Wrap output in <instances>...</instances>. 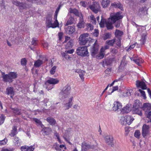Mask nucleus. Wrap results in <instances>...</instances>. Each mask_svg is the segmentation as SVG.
<instances>
[{
	"instance_id": "dca6fc26",
	"label": "nucleus",
	"mask_w": 151,
	"mask_h": 151,
	"mask_svg": "<svg viewBox=\"0 0 151 151\" xmlns=\"http://www.w3.org/2000/svg\"><path fill=\"white\" fill-rule=\"evenodd\" d=\"M132 111L133 114H137L140 116L142 115V114L141 107L132 108Z\"/></svg>"
},
{
	"instance_id": "4c0bfd02",
	"label": "nucleus",
	"mask_w": 151,
	"mask_h": 151,
	"mask_svg": "<svg viewBox=\"0 0 151 151\" xmlns=\"http://www.w3.org/2000/svg\"><path fill=\"white\" fill-rule=\"evenodd\" d=\"M115 42V39H114L110 40H107L106 41V44L109 45L113 46Z\"/></svg>"
},
{
	"instance_id": "39448f33",
	"label": "nucleus",
	"mask_w": 151,
	"mask_h": 151,
	"mask_svg": "<svg viewBox=\"0 0 151 151\" xmlns=\"http://www.w3.org/2000/svg\"><path fill=\"white\" fill-rule=\"evenodd\" d=\"M89 8L95 14H97L100 11L101 6L99 3L97 2H93L91 5L89 6Z\"/></svg>"
},
{
	"instance_id": "680f3d73",
	"label": "nucleus",
	"mask_w": 151,
	"mask_h": 151,
	"mask_svg": "<svg viewBox=\"0 0 151 151\" xmlns=\"http://www.w3.org/2000/svg\"><path fill=\"white\" fill-rule=\"evenodd\" d=\"M140 132L138 130L136 131L134 134V136L137 138H139L140 135Z\"/></svg>"
},
{
	"instance_id": "58836bf2",
	"label": "nucleus",
	"mask_w": 151,
	"mask_h": 151,
	"mask_svg": "<svg viewBox=\"0 0 151 151\" xmlns=\"http://www.w3.org/2000/svg\"><path fill=\"white\" fill-rule=\"evenodd\" d=\"M17 133V129L16 127H14L12 128V130L11 131V133L9 134L10 136L11 137H14L16 134Z\"/></svg>"
},
{
	"instance_id": "864d4df0",
	"label": "nucleus",
	"mask_w": 151,
	"mask_h": 151,
	"mask_svg": "<svg viewBox=\"0 0 151 151\" xmlns=\"http://www.w3.org/2000/svg\"><path fill=\"white\" fill-rule=\"evenodd\" d=\"M33 120L37 124H38L39 125L42 126V122L40 121V120L36 118H34L33 119Z\"/></svg>"
},
{
	"instance_id": "393cba45",
	"label": "nucleus",
	"mask_w": 151,
	"mask_h": 151,
	"mask_svg": "<svg viewBox=\"0 0 151 151\" xmlns=\"http://www.w3.org/2000/svg\"><path fill=\"white\" fill-rule=\"evenodd\" d=\"M60 96L62 98H65L66 96V87H64L59 93Z\"/></svg>"
},
{
	"instance_id": "4468645a",
	"label": "nucleus",
	"mask_w": 151,
	"mask_h": 151,
	"mask_svg": "<svg viewBox=\"0 0 151 151\" xmlns=\"http://www.w3.org/2000/svg\"><path fill=\"white\" fill-rule=\"evenodd\" d=\"M136 84L137 87H140L143 89H147L146 85L143 80L141 81H136Z\"/></svg>"
},
{
	"instance_id": "13d9d810",
	"label": "nucleus",
	"mask_w": 151,
	"mask_h": 151,
	"mask_svg": "<svg viewBox=\"0 0 151 151\" xmlns=\"http://www.w3.org/2000/svg\"><path fill=\"white\" fill-rule=\"evenodd\" d=\"M85 73V71L82 70V72L79 74V76L82 80H84L83 76Z\"/></svg>"
},
{
	"instance_id": "aec40b11",
	"label": "nucleus",
	"mask_w": 151,
	"mask_h": 151,
	"mask_svg": "<svg viewBox=\"0 0 151 151\" xmlns=\"http://www.w3.org/2000/svg\"><path fill=\"white\" fill-rule=\"evenodd\" d=\"M6 93L8 95H10L11 97L12 98V96L14 95V92L13 88L8 87L6 89Z\"/></svg>"
},
{
	"instance_id": "cd10ccee",
	"label": "nucleus",
	"mask_w": 151,
	"mask_h": 151,
	"mask_svg": "<svg viewBox=\"0 0 151 151\" xmlns=\"http://www.w3.org/2000/svg\"><path fill=\"white\" fill-rule=\"evenodd\" d=\"M115 35L116 37L118 38H120L123 35V32L121 31L116 29L115 33Z\"/></svg>"
},
{
	"instance_id": "37998d69",
	"label": "nucleus",
	"mask_w": 151,
	"mask_h": 151,
	"mask_svg": "<svg viewBox=\"0 0 151 151\" xmlns=\"http://www.w3.org/2000/svg\"><path fill=\"white\" fill-rule=\"evenodd\" d=\"M111 34L109 33H105L103 37V39L106 40L107 39L111 38Z\"/></svg>"
},
{
	"instance_id": "a19ab883",
	"label": "nucleus",
	"mask_w": 151,
	"mask_h": 151,
	"mask_svg": "<svg viewBox=\"0 0 151 151\" xmlns=\"http://www.w3.org/2000/svg\"><path fill=\"white\" fill-rule=\"evenodd\" d=\"M105 50V49L103 47L101 48L100 50V51L101 52L99 53V54L98 57L100 58V59H102L104 57V55L103 53V52H104Z\"/></svg>"
},
{
	"instance_id": "9d476101",
	"label": "nucleus",
	"mask_w": 151,
	"mask_h": 151,
	"mask_svg": "<svg viewBox=\"0 0 151 151\" xmlns=\"http://www.w3.org/2000/svg\"><path fill=\"white\" fill-rule=\"evenodd\" d=\"M105 140L107 144L113 147V137L111 135H107L105 137Z\"/></svg>"
},
{
	"instance_id": "3c124183",
	"label": "nucleus",
	"mask_w": 151,
	"mask_h": 151,
	"mask_svg": "<svg viewBox=\"0 0 151 151\" xmlns=\"http://www.w3.org/2000/svg\"><path fill=\"white\" fill-rule=\"evenodd\" d=\"M145 114L147 117L150 119V122H151V111H146Z\"/></svg>"
},
{
	"instance_id": "b1692460",
	"label": "nucleus",
	"mask_w": 151,
	"mask_h": 151,
	"mask_svg": "<svg viewBox=\"0 0 151 151\" xmlns=\"http://www.w3.org/2000/svg\"><path fill=\"white\" fill-rule=\"evenodd\" d=\"M131 110V109L129 105V104H127L122 109L121 111L123 114L127 113L129 112Z\"/></svg>"
},
{
	"instance_id": "69168bd1",
	"label": "nucleus",
	"mask_w": 151,
	"mask_h": 151,
	"mask_svg": "<svg viewBox=\"0 0 151 151\" xmlns=\"http://www.w3.org/2000/svg\"><path fill=\"white\" fill-rule=\"evenodd\" d=\"M53 147L56 150L59 151V145L57 143H55L53 146Z\"/></svg>"
},
{
	"instance_id": "49530a36",
	"label": "nucleus",
	"mask_w": 151,
	"mask_h": 151,
	"mask_svg": "<svg viewBox=\"0 0 151 151\" xmlns=\"http://www.w3.org/2000/svg\"><path fill=\"white\" fill-rule=\"evenodd\" d=\"M7 139L5 138L3 139L0 140V145H5L7 144Z\"/></svg>"
},
{
	"instance_id": "338daca9",
	"label": "nucleus",
	"mask_w": 151,
	"mask_h": 151,
	"mask_svg": "<svg viewBox=\"0 0 151 151\" xmlns=\"http://www.w3.org/2000/svg\"><path fill=\"white\" fill-rule=\"evenodd\" d=\"M138 91L141 93L142 95L144 98V99H145L146 97L145 91L140 89H139Z\"/></svg>"
},
{
	"instance_id": "ea45409f",
	"label": "nucleus",
	"mask_w": 151,
	"mask_h": 151,
	"mask_svg": "<svg viewBox=\"0 0 151 151\" xmlns=\"http://www.w3.org/2000/svg\"><path fill=\"white\" fill-rule=\"evenodd\" d=\"M132 61H133L136 64H137L138 65H140V64L142 63L143 62L141 58L137 59H133L132 58H131Z\"/></svg>"
},
{
	"instance_id": "6e6552de",
	"label": "nucleus",
	"mask_w": 151,
	"mask_h": 151,
	"mask_svg": "<svg viewBox=\"0 0 151 151\" xmlns=\"http://www.w3.org/2000/svg\"><path fill=\"white\" fill-rule=\"evenodd\" d=\"M12 3L17 6H18L20 9H24L29 8L30 7V6L26 4L25 3H22L20 2L17 1H13Z\"/></svg>"
},
{
	"instance_id": "a878e982",
	"label": "nucleus",
	"mask_w": 151,
	"mask_h": 151,
	"mask_svg": "<svg viewBox=\"0 0 151 151\" xmlns=\"http://www.w3.org/2000/svg\"><path fill=\"white\" fill-rule=\"evenodd\" d=\"M141 103L139 101V100L137 99L135 100L132 108H137L141 107Z\"/></svg>"
},
{
	"instance_id": "9b49d317",
	"label": "nucleus",
	"mask_w": 151,
	"mask_h": 151,
	"mask_svg": "<svg viewBox=\"0 0 151 151\" xmlns=\"http://www.w3.org/2000/svg\"><path fill=\"white\" fill-rule=\"evenodd\" d=\"M150 128L148 125L144 124L142 128V135L144 137H145L147 135L149 132V129Z\"/></svg>"
},
{
	"instance_id": "79ce46f5",
	"label": "nucleus",
	"mask_w": 151,
	"mask_h": 151,
	"mask_svg": "<svg viewBox=\"0 0 151 151\" xmlns=\"http://www.w3.org/2000/svg\"><path fill=\"white\" fill-rule=\"evenodd\" d=\"M13 142L16 146H19L20 145L21 142L18 137L15 138Z\"/></svg>"
},
{
	"instance_id": "6e6d98bb",
	"label": "nucleus",
	"mask_w": 151,
	"mask_h": 151,
	"mask_svg": "<svg viewBox=\"0 0 151 151\" xmlns=\"http://www.w3.org/2000/svg\"><path fill=\"white\" fill-rule=\"evenodd\" d=\"M116 45L118 46L119 47H120L121 46V39L118 38V39L115 42Z\"/></svg>"
},
{
	"instance_id": "c9c22d12",
	"label": "nucleus",
	"mask_w": 151,
	"mask_h": 151,
	"mask_svg": "<svg viewBox=\"0 0 151 151\" xmlns=\"http://www.w3.org/2000/svg\"><path fill=\"white\" fill-rule=\"evenodd\" d=\"M42 61L40 60H36L34 64V66L35 67H38L40 66V65L42 64Z\"/></svg>"
},
{
	"instance_id": "423d86ee",
	"label": "nucleus",
	"mask_w": 151,
	"mask_h": 151,
	"mask_svg": "<svg viewBox=\"0 0 151 151\" xmlns=\"http://www.w3.org/2000/svg\"><path fill=\"white\" fill-rule=\"evenodd\" d=\"M89 35L88 33L81 35L79 38V43L81 45H84L89 42Z\"/></svg>"
},
{
	"instance_id": "de8ad7c7",
	"label": "nucleus",
	"mask_w": 151,
	"mask_h": 151,
	"mask_svg": "<svg viewBox=\"0 0 151 151\" xmlns=\"http://www.w3.org/2000/svg\"><path fill=\"white\" fill-rule=\"evenodd\" d=\"M74 21V18L71 17L69 18L67 22V25L68 24H72L73 23Z\"/></svg>"
},
{
	"instance_id": "6ab92c4d",
	"label": "nucleus",
	"mask_w": 151,
	"mask_h": 151,
	"mask_svg": "<svg viewBox=\"0 0 151 151\" xmlns=\"http://www.w3.org/2000/svg\"><path fill=\"white\" fill-rule=\"evenodd\" d=\"M35 148L33 146L29 147L25 145L22 147H21V150L22 151H33Z\"/></svg>"
},
{
	"instance_id": "603ef678",
	"label": "nucleus",
	"mask_w": 151,
	"mask_h": 151,
	"mask_svg": "<svg viewBox=\"0 0 151 151\" xmlns=\"http://www.w3.org/2000/svg\"><path fill=\"white\" fill-rule=\"evenodd\" d=\"M12 111L14 113L17 115H20V112L19 110L17 108H13L12 109Z\"/></svg>"
},
{
	"instance_id": "5fc2aeb1",
	"label": "nucleus",
	"mask_w": 151,
	"mask_h": 151,
	"mask_svg": "<svg viewBox=\"0 0 151 151\" xmlns=\"http://www.w3.org/2000/svg\"><path fill=\"white\" fill-rule=\"evenodd\" d=\"M111 52L114 54H116L118 52V50L117 48H112L110 49Z\"/></svg>"
},
{
	"instance_id": "a18cd8bd",
	"label": "nucleus",
	"mask_w": 151,
	"mask_h": 151,
	"mask_svg": "<svg viewBox=\"0 0 151 151\" xmlns=\"http://www.w3.org/2000/svg\"><path fill=\"white\" fill-rule=\"evenodd\" d=\"M69 12L70 13H73L75 14L76 15L78 14V11L75 9H72L71 8H70L69 9Z\"/></svg>"
},
{
	"instance_id": "c03bdc74",
	"label": "nucleus",
	"mask_w": 151,
	"mask_h": 151,
	"mask_svg": "<svg viewBox=\"0 0 151 151\" xmlns=\"http://www.w3.org/2000/svg\"><path fill=\"white\" fill-rule=\"evenodd\" d=\"M91 22L93 24L95 25L96 23L95 18L93 15H91L90 17Z\"/></svg>"
},
{
	"instance_id": "72a5a7b5",
	"label": "nucleus",
	"mask_w": 151,
	"mask_h": 151,
	"mask_svg": "<svg viewBox=\"0 0 151 151\" xmlns=\"http://www.w3.org/2000/svg\"><path fill=\"white\" fill-rule=\"evenodd\" d=\"M106 22H107L106 21V19L102 16L101 21L99 23L100 27L101 28L104 27V24L105 23L106 24Z\"/></svg>"
},
{
	"instance_id": "5701e85b",
	"label": "nucleus",
	"mask_w": 151,
	"mask_h": 151,
	"mask_svg": "<svg viewBox=\"0 0 151 151\" xmlns=\"http://www.w3.org/2000/svg\"><path fill=\"white\" fill-rule=\"evenodd\" d=\"M47 82L51 84H56L59 82V80L57 78H50L47 81Z\"/></svg>"
},
{
	"instance_id": "0eeeda50",
	"label": "nucleus",
	"mask_w": 151,
	"mask_h": 151,
	"mask_svg": "<svg viewBox=\"0 0 151 151\" xmlns=\"http://www.w3.org/2000/svg\"><path fill=\"white\" fill-rule=\"evenodd\" d=\"M146 34L145 33L143 34L142 36L141 39L140 40V43L138 44L137 42H136L132 45H130L127 49V51H129L132 49L134 48L136 44H137L138 45H139L138 46V47H139L140 45H144L146 40Z\"/></svg>"
},
{
	"instance_id": "0e129e2a",
	"label": "nucleus",
	"mask_w": 151,
	"mask_h": 151,
	"mask_svg": "<svg viewBox=\"0 0 151 151\" xmlns=\"http://www.w3.org/2000/svg\"><path fill=\"white\" fill-rule=\"evenodd\" d=\"M73 133V131L71 128H68L67 130V134H68V136L71 135Z\"/></svg>"
},
{
	"instance_id": "09e8293b",
	"label": "nucleus",
	"mask_w": 151,
	"mask_h": 151,
	"mask_svg": "<svg viewBox=\"0 0 151 151\" xmlns=\"http://www.w3.org/2000/svg\"><path fill=\"white\" fill-rule=\"evenodd\" d=\"M60 7H61V5H60L57 8V9H56V10L55 12V14L54 15V19H57L58 14V12L59 11V10L60 9Z\"/></svg>"
},
{
	"instance_id": "473e14b6",
	"label": "nucleus",
	"mask_w": 151,
	"mask_h": 151,
	"mask_svg": "<svg viewBox=\"0 0 151 151\" xmlns=\"http://www.w3.org/2000/svg\"><path fill=\"white\" fill-rule=\"evenodd\" d=\"M110 3V1L109 0H102L101 4L103 7L104 8L107 7Z\"/></svg>"
},
{
	"instance_id": "a211bd4d",
	"label": "nucleus",
	"mask_w": 151,
	"mask_h": 151,
	"mask_svg": "<svg viewBox=\"0 0 151 151\" xmlns=\"http://www.w3.org/2000/svg\"><path fill=\"white\" fill-rule=\"evenodd\" d=\"M142 108L143 110L146 111H150V110L151 109V104L149 103H145L142 106Z\"/></svg>"
},
{
	"instance_id": "774afa93",
	"label": "nucleus",
	"mask_w": 151,
	"mask_h": 151,
	"mask_svg": "<svg viewBox=\"0 0 151 151\" xmlns=\"http://www.w3.org/2000/svg\"><path fill=\"white\" fill-rule=\"evenodd\" d=\"M87 27L88 29H89L90 30H93V26L90 24H88L87 25Z\"/></svg>"
},
{
	"instance_id": "2f4dec72",
	"label": "nucleus",
	"mask_w": 151,
	"mask_h": 151,
	"mask_svg": "<svg viewBox=\"0 0 151 151\" xmlns=\"http://www.w3.org/2000/svg\"><path fill=\"white\" fill-rule=\"evenodd\" d=\"M47 121L48 122L50 125H54L55 124L56 121L55 119L51 117H48L47 119Z\"/></svg>"
},
{
	"instance_id": "c756f323",
	"label": "nucleus",
	"mask_w": 151,
	"mask_h": 151,
	"mask_svg": "<svg viewBox=\"0 0 151 151\" xmlns=\"http://www.w3.org/2000/svg\"><path fill=\"white\" fill-rule=\"evenodd\" d=\"M85 22H84L83 19H82L81 18L80 20H79L78 23L77 25V27L79 28H81L82 27H84V26Z\"/></svg>"
},
{
	"instance_id": "7ed1b4c3",
	"label": "nucleus",
	"mask_w": 151,
	"mask_h": 151,
	"mask_svg": "<svg viewBox=\"0 0 151 151\" xmlns=\"http://www.w3.org/2000/svg\"><path fill=\"white\" fill-rule=\"evenodd\" d=\"M76 53L81 56H88L89 55L87 47L86 46L78 47L76 49Z\"/></svg>"
},
{
	"instance_id": "bb28decb",
	"label": "nucleus",
	"mask_w": 151,
	"mask_h": 151,
	"mask_svg": "<svg viewBox=\"0 0 151 151\" xmlns=\"http://www.w3.org/2000/svg\"><path fill=\"white\" fill-rule=\"evenodd\" d=\"M111 6L115 8H118L121 10L123 9L122 5L119 2H114L111 4Z\"/></svg>"
},
{
	"instance_id": "ddd939ff",
	"label": "nucleus",
	"mask_w": 151,
	"mask_h": 151,
	"mask_svg": "<svg viewBox=\"0 0 151 151\" xmlns=\"http://www.w3.org/2000/svg\"><path fill=\"white\" fill-rule=\"evenodd\" d=\"M82 150L86 151L88 149L93 148V146H91L85 142H83L82 143L81 145Z\"/></svg>"
},
{
	"instance_id": "7c9ffc66",
	"label": "nucleus",
	"mask_w": 151,
	"mask_h": 151,
	"mask_svg": "<svg viewBox=\"0 0 151 151\" xmlns=\"http://www.w3.org/2000/svg\"><path fill=\"white\" fill-rule=\"evenodd\" d=\"M108 21L106 22V27L108 29H111L113 28V26L112 25V24H114L111 21Z\"/></svg>"
},
{
	"instance_id": "e433bc0d",
	"label": "nucleus",
	"mask_w": 151,
	"mask_h": 151,
	"mask_svg": "<svg viewBox=\"0 0 151 151\" xmlns=\"http://www.w3.org/2000/svg\"><path fill=\"white\" fill-rule=\"evenodd\" d=\"M120 122L122 125H126L127 124V122H126L125 116H121L120 119Z\"/></svg>"
},
{
	"instance_id": "8fccbe9b",
	"label": "nucleus",
	"mask_w": 151,
	"mask_h": 151,
	"mask_svg": "<svg viewBox=\"0 0 151 151\" xmlns=\"http://www.w3.org/2000/svg\"><path fill=\"white\" fill-rule=\"evenodd\" d=\"M71 90V87L70 85H67V98L68 97V96L70 94Z\"/></svg>"
},
{
	"instance_id": "20e7f679",
	"label": "nucleus",
	"mask_w": 151,
	"mask_h": 151,
	"mask_svg": "<svg viewBox=\"0 0 151 151\" xmlns=\"http://www.w3.org/2000/svg\"><path fill=\"white\" fill-rule=\"evenodd\" d=\"M55 21L54 23H52V17L50 16H48L46 20V24L47 26L48 27H52V28H55L58 26L59 23L58 21L56 19H54Z\"/></svg>"
},
{
	"instance_id": "e2e57ef3",
	"label": "nucleus",
	"mask_w": 151,
	"mask_h": 151,
	"mask_svg": "<svg viewBox=\"0 0 151 151\" xmlns=\"http://www.w3.org/2000/svg\"><path fill=\"white\" fill-rule=\"evenodd\" d=\"M76 16L79 17V20H80L81 18L82 19H83V16L82 13H81V12H78V14H77Z\"/></svg>"
},
{
	"instance_id": "2eb2a0df",
	"label": "nucleus",
	"mask_w": 151,
	"mask_h": 151,
	"mask_svg": "<svg viewBox=\"0 0 151 151\" xmlns=\"http://www.w3.org/2000/svg\"><path fill=\"white\" fill-rule=\"evenodd\" d=\"M147 14V9L145 6L140 7L137 12V14L140 16Z\"/></svg>"
},
{
	"instance_id": "bf43d9fd",
	"label": "nucleus",
	"mask_w": 151,
	"mask_h": 151,
	"mask_svg": "<svg viewBox=\"0 0 151 151\" xmlns=\"http://www.w3.org/2000/svg\"><path fill=\"white\" fill-rule=\"evenodd\" d=\"M5 119V117L3 115L0 116V125L4 122Z\"/></svg>"
},
{
	"instance_id": "f704fd0d",
	"label": "nucleus",
	"mask_w": 151,
	"mask_h": 151,
	"mask_svg": "<svg viewBox=\"0 0 151 151\" xmlns=\"http://www.w3.org/2000/svg\"><path fill=\"white\" fill-rule=\"evenodd\" d=\"M114 59L113 58H109V59H106L104 61V65L106 64L108 65H110L112 62L113 60Z\"/></svg>"
},
{
	"instance_id": "4d7b16f0",
	"label": "nucleus",
	"mask_w": 151,
	"mask_h": 151,
	"mask_svg": "<svg viewBox=\"0 0 151 151\" xmlns=\"http://www.w3.org/2000/svg\"><path fill=\"white\" fill-rule=\"evenodd\" d=\"M56 67L55 66H53L50 70V73L53 75L54 74L55 72V70L56 69Z\"/></svg>"
},
{
	"instance_id": "f8f14e48",
	"label": "nucleus",
	"mask_w": 151,
	"mask_h": 151,
	"mask_svg": "<svg viewBox=\"0 0 151 151\" xmlns=\"http://www.w3.org/2000/svg\"><path fill=\"white\" fill-rule=\"evenodd\" d=\"M113 105L112 109L114 111H118L119 110H120L122 108V105L118 101H115Z\"/></svg>"
},
{
	"instance_id": "f3484780",
	"label": "nucleus",
	"mask_w": 151,
	"mask_h": 151,
	"mask_svg": "<svg viewBox=\"0 0 151 151\" xmlns=\"http://www.w3.org/2000/svg\"><path fill=\"white\" fill-rule=\"evenodd\" d=\"M70 39V37L67 36V49L72 48L73 45V40Z\"/></svg>"
},
{
	"instance_id": "c85d7f7f",
	"label": "nucleus",
	"mask_w": 151,
	"mask_h": 151,
	"mask_svg": "<svg viewBox=\"0 0 151 151\" xmlns=\"http://www.w3.org/2000/svg\"><path fill=\"white\" fill-rule=\"evenodd\" d=\"M127 124L129 125H130L133 121L134 119L130 116L127 115L125 116Z\"/></svg>"
},
{
	"instance_id": "4be33fe9",
	"label": "nucleus",
	"mask_w": 151,
	"mask_h": 151,
	"mask_svg": "<svg viewBox=\"0 0 151 151\" xmlns=\"http://www.w3.org/2000/svg\"><path fill=\"white\" fill-rule=\"evenodd\" d=\"M75 31L74 26H68L67 28V33L69 35L72 34Z\"/></svg>"
},
{
	"instance_id": "412c9836",
	"label": "nucleus",
	"mask_w": 151,
	"mask_h": 151,
	"mask_svg": "<svg viewBox=\"0 0 151 151\" xmlns=\"http://www.w3.org/2000/svg\"><path fill=\"white\" fill-rule=\"evenodd\" d=\"M73 96L72 95L68 97V102L67 103V109H69L72 106L73 104Z\"/></svg>"
},
{
	"instance_id": "f257e3e1",
	"label": "nucleus",
	"mask_w": 151,
	"mask_h": 151,
	"mask_svg": "<svg viewBox=\"0 0 151 151\" xmlns=\"http://www.w3.org/2000/svg\"><path fill=\"white\" fill-rule=\"evenodd\" d=\"M17 74L14 72H10L8 74H5L4 73H2V77L3 81L6 82H12L13 80L17 78Z\"/></svg>"
},
{
	"instance_id": "f03ea898",
	"label": "nucleus",
	"mask_w": 151,
	"mask_h": 151,
	"mask_svg": "<svg viewBox=\"0 0 151 151\" xmlns=\"http://www.w3.org/2000/svg\"><path fill=\"white\" fill-rule=\"evenodd\" d=\"M123 17L122 14L119 12L112 13L110 14L108 20L109 21H111L112 23H115L117 21L122 19Z\"/></svg>"
},
{
	"instance_id": "052dcab7",
	"label": "nucleus",
	"mask_w": 151,
	"mask_h": 151,
	"mask_svg": "<svg viewBox=\"0 0 151 151\" xmlns=\"http://www.w3.org/2000/svg\"><path fill=\"white\" fill-rule=\"evenodd\" d=\"M54 135L56 137L57 139V141H58L60 143H61V142L59 137V134L57 132H55L54 133Z\"/></svg>"
},
{
	"instance_id": "1a4fd4ad",
	"label": "nucleus",
	"mask_w": 151,
	"mask_h": 151,
	"mask_svg": "<svg viewBox=\"0 0 151 151\" xmlns=\"http://www.w3.org/2000/svg\"><path fill=\"white\" fill-rule=\"evenodd\" d=\"M98 45L96 43H95L93 44V46L91 50V55L93 56H94L98 53Z\"/></svg>"
}]
</instances>
